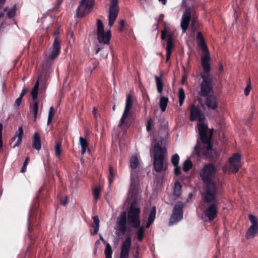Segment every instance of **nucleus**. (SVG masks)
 Returning a JSON list of instances; mask_svg holds the SVG:
<instances>
[{
    "label": "nucleus",
    "instance_id": "obj_1",
    "mask_svg": "<svg viewBox=\"0 0 258 258\" xmlns=\"http://www.w3.org/2000/svg\"><path fill=\"white\" fill-rule=\"evenodd\" d=\"M217 170L212 163L206 164L200 172V176L206 185V190L205 195V201L212 202L215 201L217 195L222 192V184L212 181L215 177Z\"/></svg>",
    "mask_w": 258,
    "mask_h": 258
},
{
    "label": "nucleus",
    "instance_id": "obj_2",
    "mask_svg": "<svg viewBox=\"0 0 258 258\" xmlns=\"http://www.w3.org/2000/svg\"><path fill=\"white\" fill-rule=\"evenodd\" d=\"M141 209L137 200L135 199L131 204L127 211L121 212L117 219V226L118 230L122 234H125L127 227L126 222L132 227H138L141 224L140 218Z\"/></svg>",
    "mask_w": 258,
    "mask_h": 258
},
{
    "label": "nucleus",
    "instance_id": "obj_3",
    "mask_svg": "<svg viewBox=\"0 0 258 258\" xmlns=\"http://www.w3.org/2000/svg\"><path fill=\"white\" fill-rule=\"evenodd\" d=\"M198 126L201 142L197 141L194 152L198 157L212 158L214 150L212 148L211 137L208 136L207 125L204 123V120H203L199 121Z\"/></svg>",
    "mask_w": 258,
    "mask_h": 258
},
{
    "label": "nucleus",
    "instance_id": "obj_4",
    "mask_svg": "<svg viewBox=\"0 0 258 258\" xmlns=\"http://www.w3.org/2000/svg\"><path fill=\"white\" fill-rule=\"evenodd\" d=\"M210 60V57L209 53L205 54L201 57V64L204 72L201 74L203 81L200 85L199 95L202 97L209 95L214 86L213 76L210 74L211 71Z\"/></svg>",
    "mask_w": 258,
    "mask_h": 258
},
{
    "label": "nucleus",
    "instance_id": "obj_5",
    "mask_svg": "<svg viewBox=\"0 0 258 258\" xmlns=\"http://www.w3.org/2000/svg\"><path fill=\"white\" fill-rule=\"evenodd\" d=\"M118 0H111L109 9L108 25L109 29L101 32L98 36V41L103 44L109 45L112 37L110 28L113 25L118 14Z\"/></svg>",
    "mask_w": 258,
    "mask_h": 258
},
{
    "label": "nucleus",
    "instance_id": "obj_6",
    "mask_svg": "<svg viewBox=\"0 0 258 258\" xmlns=\"http://www.w3.org/2000/svg\"><path fill=\"white\" fill-rule=\"evenodd\" d=\"M162 142H158L154 144L153 154V168L157 173L165 171L168 168L167 160L165 159L166 149L162 148Z\"/></svg>",
    "mask_w": 258,
    "mask_h": 258
},
{
    "label": "nucleus",
    "instance_id": "obj_7",
    "mask_svg": "<svg viewBox=\"0 0 258 258\" xmlns=\"http://www.w3.org/2000/svg\"><path fill=\"white\" fill-rule=\"evenodd\" d=\"M94 0H82L77 9L76 16L82 18L88 14L94 5Z\"/></svg>",
    "mask_w": 258,
    "mask_h": 258
},
{
    "label": "nucleus",
    "instance_id": "obj_8",
    "mask_svg": "<svg viewBox=\"0 0 258 258\" xmlns=\"http://www.w3.org/2000/svg\"><path fill=\"white\" fill-rule=\"evenodd\" d=\"M183 205L181 202H178L175 204L170 216L169 225H172L183 218Z\"/></svg>",
    "mask_w": 258,
    "mask_h": 258
},
{
    "label": "nucleus",
    "instance_id": "obj_9",
    "mask_svg": "<svg viewBox=\"0 0 258 258\" xmlns=\"http://www.w3.org/2000/svg\"><path fill=\"white\" fill-rule=\"evenodd\" d=\"M133 104V97L130 94H127L126 95L125 108H124L123 114H122L121 118L120 120V121L119 122V124H118L119 127H121L124 124L126 126L129 125L128 123V120H126V119L128 115L130 110L132 108Z\"/></svg>",
    "mask_w": 258,
    "mask_h": 258
},
{
    "label": "nucleus",
    "instance_id": "obj_10",
    "mask_svg": "<svg viewBox=\"0 0 258 258\" xmlns=\"http://www.w3.org/2000/svg\"><path fill=\"white\" fill-rule=\"evenodd\" d=\"M249 220L251 223V225L248 228L245 237L246 239L254 237L258 233V219L255 216L249 214Z\"/></svg>",
    "mask_w": 258,
    "mask_h": 258
},
{
    "label": "nucleus",
    "instance_id": "obj_11",
    "mask_svg": "<svg viewBox=\"0 0 258 258\" xmlns=\"http://www.w3.org/2000/svg\"><path fill=\"white\" fill-rule=\"evenodd\" d=\"M241 156L238 153H235L229 159V171L236 173L238 172L240 167Z\"/></svg>",
    "mask_w": 258,
    "mask_h": 258
},
{
    "label": "nucleus",
    "instance_id": "obj_12",
    "mask_svg": "<svg viewBox=\"0 0 258 258\" xmlns=\"http://www.w3.org/2000/svg\"><path fill=\"white\" fill-rule=\"evenodd\" d=\"M139 168L132 169L131 172V185L129 192L130 194H132V196L136 193V188L139 182Z\"/></svg>",
    "mask_w": 258,
    "mask_h": 258
},
{
    "label": "nucleus",
    "instance_id": "obj_13",
    "mask_svg": "<svg viewBox=\"0 0 258 258\" xmlns=\"http://www.w3.org/2000/svg\"><path fill=\"white\" fill-rule=\"evenodd\" d=\"M190 120L194 121H202L205 119L204 116L202 112L200 107L192 104L190 109Z\"/></svg>",
    "mask_w": 258,
    "mask_h": 258
},
{
    "label": "nucleus",
    "instance_id": "obj_14",
    "mask_svg": "<svg viewBox=\"0 0 258 258\" xmlns=\"http://www.w3.org/2000/svg\"><path fill=\"white\" fill-rule=\"evenodd\" d=\"M207 208L204 212V214L206 217L208 218L209 221H212L217 216L218 209H217V201L216 199Z\"/></svg>",
    "mask_w": 258,
    "mask_h": 258
},
{
    "label": "nucleus",
    "instance_id": "obj_15",
    "mask_svg": "<svg viewBox=\"0 0 258 258\" xmlns=\"http://www.w3.org/2000/svg\"><path fill=\"white\" fill-rule=\"evenodd\" d=\"M131 243V237H127L121 245L120 258H128Z\"/></svg>",
    "mask_w": 258,
    "mask_h": 258
},
{
    "label": "nucleus",
    "instance_id": "obj_16",
    "mask_svg": "<svg viewBox=\"0 0 258 258\" xmlns=\"http://www.w3.org/2000/svg\"><path fill=\"white\" fill-rule=\"evenodd\" d=\"M191 12L190 8L185 9V12L182 16L181 22V28L183 32H185L188 28L190 21H191Z\"/></svg>",
    "mask_w": 258,
    "mask_h": 258
},
{
    "label": "nucleus",
    "instance_id": "obj_17",
    "mask_svg": "<svg viewBox=\"0 0 258 258\" xmlns=\"http://www.w3.org/2000/svg\"><path fill=\"white\" fill-rule=\"evenodd\" d=\"M175 45L173 42V37L172 34L168 36V39L166 44V62H167L170 58L172 51L174 49Z\"/></svg>",
    "mask_w": 258,
    "mask_h": 258
},
{
    "label": "nucleus",
    "instance_id": "obj_18",
    "mask_svg": "<svg viewBox=\"0 0 258 258\" xmlns=\"http://www.w3.org/2000/svg\"><path fill=\"white\" fill-rule=\"evenodd\" d=\"M60 52V42L58 39L56 37L54 39L52 50H51V53L49 56L51 59H55L59 54Z\"/></svg>",
    "mask_w": 258,
    "mask_h": 258
},
{
    "label": "nucleus",
    "instance_id": "obj_19",
    "mask_svg": "<svg viewBox=\"0 0 258 258\" xmlns=\"http://www.w3.org/2000/svg\"><path fill=\"white\" fill-rule=\"evenodd\" d=\"M206 97V104L208 108L212 110H215L218 106L216 97L214 95H208Z\"/></svg>",
    "mask_w": 258,
    "mask_h": 258
},
{
    "label": "nucleus",
    "instance_id": "obj_20",
    "mask_svg": "<svg viewBox=\"0 0 258 258\" xmlns=\"http://www.w3.org/2000/svg\"><path fill=\"white\" fill-rule=\"evenodd\" d=\"M23 135V130L22 127L20 126L19 127L18 131L16 133L15 136L12 138V140L14 141L17 139V141L13 146V148L18 147L22 142V136Z\"/></svg>",
    "mask_w": 258,
    "mask_h": 258
},
{
    "label": "nucleus",
    "instance_id": "obj_21",
    "mask_svg": "<svg viewBox=\"0 0 258 258\" xmlns=\"http://www.w3.org/2000/svg\"><path fill=\"white\" fill-rule=\"evenodd\" d=\"M156 214V208L155 206H153L150 211L149 215L148 218V221L146 225V228H149L151 225L153 223Z\"/></svg>",
    "mask_w": 258,
    "mask_h": 258
},
{
    "label": "nucleus",
    "instance_id": "obj_22",
    "mask_svg": "<svg viewBox=\"0 0 258 258\" xmlns=\"http://www.w3.org/2000/svg\"><path fill=\"white\" fill-rule=\"evenodd\" d=\"M196 39L198 46H200L204 51L207 50V47L201 32H198Z\"/></svg>",
    "mask_w": 258,
    "mask_h": 258
},
{
    "label": "nucleus",
    "instance_id": "obj_23",
    "mask_svg": "<svg viewBox=\"0 0 258 258\" xmlns=\"http://www.w3.org/2000/svg\"><path fill=\"white\" fill-rule=\"evenodd\" d=\"M33 147L37 150H40L41 147L40 137L39 134L35 132L33 139Z\"/></svg>",
    "mask_w": 258,
    "mask_h": 258
},
{
    "label": "nucleus",
    "instance_id": "obj_24",
    "mask_svg": "<svg viewBox=\"0 0 258 258\" xmlns=\"http://www.w3.org/2000/svg\"><path fill=\"white\" fill-rule=\"evenodd\" d=\"M139 160L136 154L133 155L130 160V167L131 169L139 168Z\"/></svg>",
    "mask_w": 258,
    "mask_h": 258
},
{
    "label": "nucleus",
    "instance_id": "obj_25",
    "mask_svg": "<svg viewBox=\"0 0 258 258\" xmlns=\"http://www.w3.org/2000/svg\"><path fill=\"white\" fill-rule=\"evenodd\" d=\"M157 90L158 93L161 94L163 92L164 83L162 80V75L155 77Z\"/></svg>",
    "mask_w": 258,
    "mask_h": 258
},
{
    "label": "nucleus",
    "instance_id": "obj_26",
    "mask_svg": "<svg viewBox=\"0 0 258 258\" xmlns=\"http://www.w3.org/2000/svg\"><path fill=\"white\" fill-rule=\"evenodd\" d=\"M134 228L138 229V231L136 232V234L137 238L139 241H142L143 240L144 237V227L143 226H141V224L138 227H134Z\"/></svg>",
    "mask_w": 258,
    "mask_h": 258
},
{
    "label": "nucleus",
    "instance_id": "obj_27",
    "mask_svg": "<svg viewBox=\"0 0 258 258\" xmlns=\"http://www.w3.org/2000/svg\"><path fill=\"white\" fill-rule=\"evenodd\" d=\"M169 99L167 97L161 96L160 99L159 105L162 111L164 112L166 110Z\"/></svg>",
    "mask_w": 258,
    "mask_h": 258
},
{
    "label": "nucleus",
    "instance_id": "obj_28",
    "mask_svg": "<svg viewBox=\"0 0 258 258\" xmlns=\"http://www.w3.org/2000/svg\"><path fill=\"white\" fill-rule=\"evenodd\" d=\"M178 98L179 106H182L185 98V92L184 89L182 88H180L178 90Z\"/></svg>",
    "mask_w": 258,
    "mask_h": 258
},
{
    "label": "nucleus",
    "instance_id": "obj_29",
    "mask_svg": "<svg viewBox=\"0 0 258 258\" xmlns=\"http://www.w3.org/2000/svg\"><path fill=\"white\" fill-rule=\"evenodd\" d=\"M80 144L81 146V154L84 155L88 147V143L86 139L80 137L79 138Z\"/></svg>",
    "mask_w": 258,
    "mask_h": 258
},
{
    "label": "nucleus",
    "instance_id": "obj_30",
    "mask_svg": "<svg viewBox=\"0 0 258 258\" xmlns=\"http://www.w3.org/2000/svg\"><path fill=\"white\" fill-rule=\"evenodd\" d=\"M181 185L179 182H175L173 189V195L175 196L178 197L181 194Z\"/></svg>",
    "mask_w": 258,
    "mask_h": 258
},
{
    "label": "nucleus",
    "instance_id": "obj_31",
    "mask_svg": "<svg viewBox=\"0 0 258 258\" xmlns=\"http://www.w3.org/2000/svg\"><path fill=\"white\" fill-rule=\"evenodd\" d=\"M39 80H38L37 81L35 85L33 87V88L32 90V91H31L32 99L34 101H35L37 97V94H38V88H39Z\"/></svg>",
    "mask_w": 258,
    "mask_h": 258
},
{
    "label": "nucleus",
    "instance_id": "obj_32",
    "mask_svg": "<svg viewBox=\"0 0 258 258\" xmlns=\"http://www.w3.org/2000/svg\"><path fill=\"white\" fill-rule=\"evenodd\" d=\"M54 151L56 157L59 158L62 151L61 144L60 142L55 143L54 146Z\"/></svg>",
    "mask_w": 258,
    "mask_h": 258
},
{
    "label": "nucleus",
    "instance_id": "obj_33",
    "mask_svg": "<svg viewBox=\"0 0 258 258\" xmlns=\"http://www.w3.org/2000/svg\"><path fill=\"white\" fill-rule=\"evenodd\" d=\"M192 167V163L190 160H186L184 161L183 165V170L184 172L188 171Z\"/></svg>",
    "mask_w": 258,
    "mask_h": 258
},
{
    "label": "nucleus",
    "instance_id": "obj_34",
    "mask_svg": "<svg viewBox=\"0 0 258 258\" xmlns=\"http://www.w3.org/2000/svg\"><path fill=\"white\" fill-rule=\"evenodd\" d=\"M105 258H111L112 250L111 246L108 244L105 249Z\"/></svg>",
    "mask_w": 258,
    "mask_h": 258
},
{
    "label": "nucleus",
    "instance_id": "obj_35",
    "mask_svg": "<svg viewBox=\"0 0 258 258\" xmlns=\"http://www.w3.org/2000/svg\"><path fill=\"white\" fill-rule=\"evenodd\" d=\"M55 111L52 106L50 107L49 110L48 119H47V125H48L52 121L53 116H54Z\"/></svg>",
    "mask_w": 258,
    "mask_h": 258
},
{
    "label": "nucleus",
    "instance_id": "obj_36",
    "mask_svg": "<svg viewBox=\"0 0 258 258\" xmlns=\"http://www.w3.org/2000/svg\"><path fill=\"white\" fill-rule=\"evenodd\" d=\"M179 161V156L177 154H175L172 156L171 161L173 166H177Z\"/></svg>",
    "mask_w": 258,
    "mask_h": 258
},
{
    "label": "nucleus",
    "instance_id": "obj_37",
    "mask_svg": "<svg viewBox=\"0 0 258 258\" xmlns=\"http://www.w3.org/2000/svg\"><path fill=\"white\" fill-rule=\"evenodd\" d=\"M32 108H33V113H34V116L35 119H36L37 115V113H38V102L36 101H35V102L33 104Z\"/></svg>",
    "mask_w": 258,
    "mask_h": 258
},
{
    "label": "nucleus",
    "instance_id": "obj_38",
    "mask_svg": "<svg viewBox=\"0 0 258 258\" xmlns=\"http://www.w3.org/2000/svg\"><path fill=\"white\" fill-rule=\"evenodd\" d=\"M16 7L15 6H13L7 13V15L9 18L13 17L16 14Z\"/></svg>",
    "mask_w": 258,
    "mask_h": 258
},
{
    "label": "nucleus",
    "instance_id": "obj_39",
    "mask_svg": "<svg viewBox=\"0 0 258 258\" xmlns=\"http://www.w3.org/2000/svg\"><path fill=\"white\" fill-rule=\"evenodd\" d=\"M153 121L152 118H149L147 120L146 125V130L148 132H150L152 130V126L153 125Z\"/></svg>",
    "mask_w": 258,
    "mask_h": 258
},
{
    "label": "nucleus",
    "instance_id": "obj_40",
    "mask_svg": "<svg viewBox=\"0 0 258 258\" xmlns=\"http://www.w3.org/2000/svg\"><path fill=\"white\" fill-rule=\"evenodd\" d=\"M250 89V79H249L248 81L247 82V86L244 90V94L245 96H248L249 94Z\"/></svg>",
    "mask_w": 258,
    "mask_h": 258
},
{
    "label": "nucleus",
    "instance_id": "obj_41",
    "mask_svg": "<svg viewBox=\"0 0 258 258\" xmlns=\"http://www.w3.org/2000/svg\"><path fill=\"white\" fill-rule=\"evenodd\" d=\"M104 31V28L102 21L98 19V33Z\"/></svg>",
    "mask_w": 258,
    "mask_h": 258
},
{
    "label": "nucleus",
    "instance_id": "obj_42",
    "mask_svg": "<svg viewBox=\"0 0 258 258\" xmlns=\"http://www.w3.org/2000/svg\"><path fill=\"white\" fill-rule=\"evenodd\" d=\"M109 176L108 178L109 183H111L113 180V170L112 166H109Z\"/></svg>",
    "mask_w": 258,
    "mask_h": 258
},
{
    "label": "nucleus",
    "instance_id": "obj_43",
    "mask_svg": "<svg viewBox=\"0 0 258 258\" xmlns=\"http://www.w3.org/2000/svg\"><path fill=\"white\" fill-rule=\"evenodd\" d=\"M93 227L94 230L93 232L91 233L92 235H95L97 233V216L93 217Z\"/></svg>",
    "mask_w": 258,
    "mask_h": 258
},
{
    "label": "nucleus",
    "instance_id": "obj_44",
    "mask_svg": "<svg viewBox=\"0 0 258 258\" xmlns=\"http://www.w3.org/2000/svg\"><path fill=\"white\" fill-rule=\"evenodd\" d=\"M170 34H168L167 31L166 29L161 31V38L162 40L165 39L166 38H168V36Z\"/></svg>",
    "mask_w": 258,
    "mask_h": 258
},
{
    "label": "nucleus",
    "instance_id": "obj_45",
    "mask_svg": "<svg viewBox=\"0 0 258 258\" xmlns=\"http://www.w3.org/2000/svg\"><path fill=\"white\" fill-rule=\"evenodd\" d=\"M175 167L174 168V174L176 176H178L180 174H181V168L178 165L177 166H174Z\"/></svg>",
    "mask_w": 258,
    "mask_h": 258
},
{
    "label": "nucleus",
    "instance_id": "obj_46",
    "mask_svg": "<svg viewBox=\"0 0 258 258\" xmlns=\"http://www.w3.org/2000/svg\"><path fill=\"white\" fill-rule=\"evenodd\" d=\"M3 128V125L2 123H0V149L3 147V141H2V131Z\"/></svg>",
    "mask_w": 258,
    "mask_h": 258
},
{
    "label": "nucleus",
    "instance_id": "obj_47",
    "mask_svg": "<svg viewBox=\"0 0 258 258\" xmlns=\"http://www.w3.org/2000/svg\"><path fill=\"white\" fill-rule=\"evenodd\" d=\"M125 22L123 20H122L119 22L120 27L118 28V30L120 32H122L123 28L124 26Z\"/></svg>",
    "mask_w": 258,
    "mask_h": 258
},
{
    "label": "nucleus",
    "instance_id": "obj_48",
    "mask_svg": "<svg viewBox=\"0 0 258 258\" xmlns=\"http://www.w3.org/2000/svg\"><path fill=\"white\" fill-rule=\"evenodd\" d=\"M21 101H22V98H21L20 97H19L18 98H17L15 101V105H16L17 107H18L21 103Z\"/></svg>",
    "mask_w": 258,
    "mask_h": 258
},
{
    "label": "nucleus",
    "instance_id": "obj_49",
    "mask_svg": "<svg viewBox=\"0 0 258 258\" xmlns=\"http://www.w3.org/2000/svg\"><path fill=\"white\" fill-rule=\"evenodd\" d=\"M93 195L94 197V199H97V187H95L93 189Z\"/></svg>",
    "mask_w": 258,
    "mask_h": 258
},
{
    "label": "nucleus",
    "instance_id": "obj_50",
    "mask_svg": "<svg viewBox=\"0 0 258 258\" xmlns=\"http://www.w3.org/2000/svg\"><path fill=\"white\" fill-rule=\"evenodd\" d=\"M26 92V91L24 89H23L22 91V92L20 94L19 97H20L22 99L23 97L24 96V95H25Z\"/></svg>",
    "mask_w": 258,
    "mask_h": 258
},
{
    "label": "nucleus",
    "instance_id": "obj_51",
    "mask_svg": "<svg viewBox=\"0 0 258 258\" xmlns=\"http://www.w3.org/2000/svg\"><path fill=\"white\" fill-rule=\"evenodd\" d=\"M252 119V117L251 116H250L249 117V118L246 120L245 121V124L247 125H249V124H250V121Z\"/></svg>",
    "mask_w": 258,
    "mask_h": 258
},
{
    "label": "nucleus",
    "instance_id": "obj_52",
    "mask_svg": "<svg viewBox=\"0 0 258 258\" xmlns=\"http://www.w3.org/2000/svg\"><path fill=\"white\" fill-rule=\"evenodd\" d=\"M6 0H0V9L3 7L4 6L5 2Z\"/></svg>",
    "mask_w": 258,
    "mask_h": 258
},
{
    "label": "nucleus",
    "instance_id": "obj_53",
    "mask_svg": "<svg viewBox=\"0 0 258 258\" xmlns=\"http://www.w3.org/2000/svg\"><path fill=\"white\" fill-rule=\"evenodd\" d=\"M26 167H27L26 165H23V167H22V168L21 169V172L24 173V172H25L26 171Z\"/></svg>",
    "mask_w": 258,
    "mask_h": 258
},
{
    "label": "nucleus",
    "instance_id": "obj_54",
    "mask_svg": "<svg viewBox=\"0 0 258 258\" xmlns=\"http://www.w3.org/2000/svg\"><path fill=\"white\" fill-rule=\"evenodd\" d=\"M29 161V158L28 157H27L26 158V160H25L24 163V165L27 166Z\"/></svg>",
    "mask_w": 258,
    "mask_h": 258
},
{
    "label": "nucleus",
    "instance_id": "obj_55",
    "mask_svg": "<svg viewBox=\"0 0 258 258\" xmlns=\"http://www.w3.org/2000/svg\"><path fill=\"white\" fill-rule=\"evenodd\" d=\"M100 190H101V188H100V186L99 185H98V189H97V191H98V199L99 197V195H100Z\"/></svg>",
    "mask_w": 258,
    "mask_h": 258
},
{
    "label": "nucleus",
    "instance_id": "obj_56",
    "mask_svg": "<svg viewBox=\"0 0 258 258\" xmlns=\"http://www.w3.org/2000/svg\"><path fill=\"white\" fill-rule=\"evenodd\" d=\"M61 203L63 205H65L67 203V199L66 198L64 200L62 201L61 202Z\"/></svg>",
    "mask_w": 258,
    "mask_h": 258
},
{
    "label": "nucleus",
    "instance_id": "obj_57",
    "mask_svg": "<svg viewBox=\"0 0 258 258\" xmlns=\"http://www.w3.org/2000/svg\"><path fill=\"white\" fill-rule=\"evenodd\" d=\"M159 2H161V3L165 5L166 4L167 0H159Z\"/></svg>",
    "mask_w": 258,
    "mask_h": 258
},
{
    "label": "nucleus",
    "instance_id": "obj_58",
    "mask_svg": "<svg viewBox=\"0 0 258 258\" xmlns=\"http://www.w3.org/2000/svg\"><path fill=\"white\" fill-rule=\"evenodd\" d=\"M196 21L195 20H193L191 22V26L194 27L195 24L196 23Z\"/></svg>",
    "mask_w": 258,
    "mask_h": 258
},
{
    "label": "nucleus",
    "instance_id": "obj_59",
    "mask_svg": "<svg viewBox=\"0 0 258 258\" xmlns=\"http://www.w3.org/2000/svg\"><path fill=\"white\" fill-rule=\"evenodd\" d=\"M4 15H5L4 13H3V12H1L0 13V18H2V17H3L4 16Z\"/></svg>",
    "mask_w": 258,
    "mask_h": 258
},
{
    "label": "nucleus",
    "instance_id": "obj_60",
    "mask_svg": "<svg viewBox=\"0 0 258 258\" xmlns=\"http://www.w3.org/2000/svg\"><path fill=\"white\" fill-rule=\"evenodd\" d=\"M223 66L222 64H220V66H219V70L221 71L222 70H223Z\"/></svg>",
    "mask_w": 258,
    "mask_h": 258
},
{
    "label": "nucleus",
    "instance_id": "obj_61",
    "mask_svg": "<svg viewBox=\"0 0 258 258\" xmlns=\"http://www.w3.org/2000/svg\"><path fill=\"white\" fill-rule=\"evenodd\" d=\"M93 112L95 116H96V108L94 107L93 108Z\"/></svg>",
    "mask_w": 258,
    "mask_h": 258
},
{
    "label": "nucleus",
    "instance_id": "obj_62",
    "mask_svg": "<svg viewBox=\"0 0 258 258\" xmlns=\"http://www.w3.org/2000/svg\"><path fill=\"white\" fill-rule=\"evenodd\" d=\"M185 79H186V78L185 77H182V83H183V81H184V80Z\"/></svg>",
    "mask_w": 258,
    "mask_h": 258
},
{
    "label": "nucleus",
    "instance_id": "obj_63",
    "mask_svg": "<svg viewBox=\"0 0 258 258\" xmlns=\"http://www.w3.org/2000/svg\"><path fill=\"white\" fill-rule=\"evenodd\" d=\"M115 109V105H114L113 107V110L114 111Z\"/></svg>",
    "mask_w": 258,
    "mask_h": 258
},
{
    "label": "nucleus",
    "instance_id": "obj_64",
    "mask_svg": "<svg viewBox=\"0 0 258 258\" xmlns=\"http://www.w3.org/2000/svg\"><path fill=\"white\" fill-rule=\"evenodd\" d=\"M160 55L162 57H164V55L163 54H162V53H160Z\"/></svg>",
    "mask_w": 258,
    "mask_h": 258
}]
</instances>
